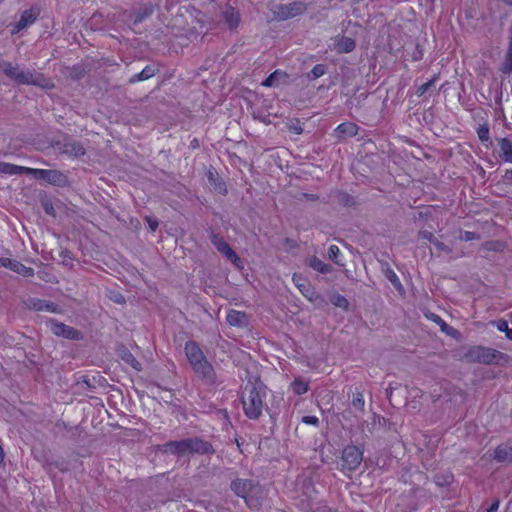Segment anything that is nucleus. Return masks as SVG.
<instances>
[{
    "label": "nucleus",
    "mask_w": 512,
    "mask_h": 512,
    "mask_svg": "<svg viewBox=\"0 0 512 512\" xmlns=\"http://www.w3.org/2000/svg\"><path fill=\"white\" fill-rule=\"evenodd\" d=\"M162 453L182 457L187 454L212 455L216 451L213 445L200 437H191L177 441H168L158 447Z\"/></svg>",
    "instance_id": "f257e3e1"
},
{
    "label": "nucleus",
    "mask_w": 512,
    "mask_h": 512,
    "mask_svg": "<svg viewBox=\"0 0 512 512\" xmlns=\"http://www.w3.org/2000/svg\"><path fill=\"white\" fill-rule=\"evenodd\" d=\"M266 387L259 380H248L242 389L241 401L245 415L252 420L258 419L264 407Z\"/></svg>",
    "instance_id": "f03ea898"
},
{
    "label": "nucleus",
    "mask_w": 512,
    "mask_h": 512,
    "mask_svg": "<svg viewBox=\"0 0 512 512\" xmlns=\"http://www.w3.org/2000/svg\"><path fill=\"white\" fill-rule=\"evenodd\" d=\"M2 72L6 77L15 81L19 85H34L41 88H53L54 84L49 78L42 73L31 71H23L18 65L13 66L12 63L5 61L2 64Z\"/></svg>",
    "instance_id": "7ed1b4c3"
},
{
    "label": "nucleus",
    "mask_w": 512,
    "mask_h": 512,
    "mask_svg": "<svg viewBox=\"0 0 512 512\" xmlns=\"http://www.w3.org/2000/svg\"><path fill=\"white\" fill-rule=\"evenodd\" d=\"M507 355L481 345L469 347L463 355V360L468 363H482V364H499L501 360H505Z\"/></svg>",
    "instance_id": "20e7f679"
},
{
    "label": "nucleus",
    "mask_w": 512,
    "mask_h": 512,
    "mask_svg": "<svg viewBox=\"0 0 512 512\" xmlns=\"http://www.w3.org/2000/svg\"><path fill=\"white\" fill-rule=\"evenodd\" d=\"M307 10V4L303 1H293L286 4H277L272 9L275 19L285 21L303 14Z\"/></svg>",
    "instance_id": "39448f33"
},
{
    "label": "nucleus",
    "mask_w": 512,
    "mask_h": 512,
    "mask_svg": "<svg viewBox=\"0 0 512 512\" xmlns=\"http://www.w3.org/2000/svg\"><path fill=\"white\" fill-rule=\"evenodd\" d=\"M293 283L299 289L301 294L315 306L321 308L326 304V300L321 296L311 284L300 274L295 273L292 277Z\"/></svg>",
    "instance_id": "423d86ee"
},
{
    "label": "nucleus",
    "mask_w": 512,
    "mask_h": 512,
    "mask_svg": "<svg viewBox=\"0 0 512 512\" xmlns=\"http://www.w3.org/2000/svg\"><path fill=\"white\" fill-rule=\"evenodd\" d=\"M32 176L57 187H65L69 183L68 177L62 171L54 169L33 168Z\"/></svg>",
    "instance_id": "0eeeda50"
},
{
    "label": "nucleus",
    "mask_w": 512,
    "mask_h": 512,
    "mask_svg": "<svg viewBox=\"0 0 512 512\" xmlns=\"http://www.w3.org/2000/svg\"><path fill=\"white\" fill-rule=\"evenodd\" d=\"M192 369L204 385L215 387L219 384L216 371L207 358L193 366Z\"/></svg>",
    "instance_id": "6e6552de"
},
{
    "label": "nucleus",
    "mask_w": 512,
    "mask_h": 512,
    "mask_svg": "<svg viewBox=\"0 0 512 512\" xmlns=\"http://www.w3.org/2000/svg\"><path fill=\"white\" fill-rule=\"evenodd\" d=\"M363 459V451L355 445H347L342 451V469L356 470Z\"/></svg>",
    "instance_id": "1a4fd4ad"
},
{
    "label": "nucleus",
    "mask_w": 512,
    "mask_h": 512,
    "mask_svg": "<svg viewBox=\"0 0 512 512\" xmlns=\"http://www.w3.org/2000/svg\"><path fill=\"white\" fill-rule=\"evenodd\" d=\"M23 303L25 308L33 311H46L56 314H60L62 312V309L59 307V305L36 297H28L26 300H24Z\"/></svg>",
    "instance_id": "9d476101"
},
{
    "label": "nucleus",
    "mask_w": 512,
    "mask_h": 512,
    "mask_svg": "<svg viewBox=\"0 0 512 512\" xmlns=\"http://www.w3.org/2000/svg\"><path fill=\"white\" fill-rule=\"evenodd\" d=\"M490 457L501 465L512 464V439L499 444Z\"/></svg>",
    "instance_id": "9b49d317"
},
{
    "label": "nucleus",
    "mask_w": 512,
    "mask_h": 512,
    "mask_svg": "<svg viewBox=\"0 0 512 512\" xmlns=\"http://www.w3.org/2000/svg\"><path fill=\"white\" fill-rule=\"evenodd\" d=\"M50 328L52 333L56 336L72 340H80L82 338V334L79 330L54 319L50 320Z\"/></svg>",
    "instance_id": "f8f14e48"
},
{
    "label": "nucleus",
    "mask_w": 512,
    "mask_h": 512,
    "mask_svg": "<svg viewBox=\"0 0 512 512\" xmlns=\"http://www.w3.org/2000/svg\"><path fill=\"white\" fill-rule=\"evenodd\" d=\"M231 490L239 497L244 498L247 505H251L248 496L256 488V484L251 479H236L230 485Z\"/></svg>",
    "instance_id": "ddd939ff"
},
{
    "label": "nucleus",
    "mask_w": 512,
    "mask_h": 512,
    "mask_svg": "<svg viewBox=\"0 0 512 512\" xmlns=\"http://www.w3.org/2000/svg\"><path fill=\"white\" fill-rule=\"evenodd\" d=\"M40 15V10L37 7H31L24 10L18 22L15 23L12 33H18L26 27L32 25Z\"/></svg>",
    "instance_id": "4468645a"
},
{
    "label": "nucleus",
    "mask_w": 512,
    "mask_h": 512,
    "mask_svg": "<svg viewBox=\"0 0 512 512\" xmlns=\"http://www.w3.org/2000/svg\"><path fill=\"white\" fill-rule=\"evenodd\" d=\"M184 351L191 367L197 365L198 363L206 359V356L204 355L199 344L195 341H187L185 343Z\"/></svg>",
    "instance_id": "2eb2a0df"
},
{
    "label": "nucleus",
    "mask_w": 512,
    "mask_h": 512,
    "mask_svg": "<svg viewBox=\"0 0 512 512\" xmlns=\"http://www.w3.org/2000/svg\"><path fill=\"white\" fill-rule=\"evenodd\" d=\"M58 145L62 154L73 157H80L85 154V148L82 143L71 138H65L62 142H59Z\"/></svg>",
    "instance_id": "dca6fc26"
},
{
    "label": "nucleus",
    "mask_w": 512,
    "mask_h": 512,
    "mask_svg": "<svg viewBox=\"0 0 512 512\" xmlns=\"http://www.w3.org/2000/svg\"><path fill=\"white\" fill-rule=\"evenodd\" d=\"M226 321L229 325L238 328H245L249 325L248 315L243 311H238L234 309H231L228 312Z\"/></svg>",
    "instance_id": "f3484780"
},
{
    "label": "nucleus",
    "mask_w": 512,
    "mask_h": 512,
    "mask_svg": "<svg viewBox=\"0 0 512 512\" xmlns=\"http://www.w3.org/2000/svg\"><path fill=\"white\" fill-rule=\"evenodd\" d=\"M5 268H8L12 270L13 272L23 275L25 277H32L34 276V269L31 267H27L21 262L17 260H13L10 258H5Z\"/></svg>",
    "instance_id": "a211bd4d"
},
{
    "label": "nucleus",
    "mask_w": 512,
    "mask_h": 512,
    "mask_svg": "<svg viewBox=\"0 0 512 512\" xmlns=\"http://www.w3.org/2000/svg\"><path fill=\"white\" fill-rule=\"evenodd\" d=\"M0 173L8 175H32L33 168L18 166L7 162H0Z\"/></svg>",
    "instance_id": "6ab92c4d"
},
{
    "label": "nucleus",
    "mask_w": 512,
    "mask_h": 512,
    "mask_svg": "<svg viewBox=\"0 0 512 512\" xmlns=\"http://www.w3.org/2000/svg\"><path fill=\"white\" fill-rule=\"evenodd\" d=\"M358 130L359 127L356 124L352 122H344L336 127L334 133L335 136L341 140L346 137L356 136L358 134Z\"/></svg>",
    "instance_id": "aec40b11"
},
{
    "label": "nucleus",
    "mask_w": 512,
    "mask_h": 512,
    "mask_svg": "<svg viewBox=\"0 0 512 512\" xmlns=\"http://www.w3.org/2000/svg\"><path fill=\"white\" fill-rule=\"evenodd\" d=\"M225 23L230 29H234L240 22L239 12L232 6H226L222 12Z\"/></svg>",
    "instance_id": "412c9836"
},
{
    "label": "nucleus",
    "mask_w": 512,
    "mask_h": 512,
    "mask_svg": "<svg viewBox=\"0 0 512 512\" xmlns=\"http://www.w3.org/2000/svg\"><path fill=\"white\" fill-rule=\"evenodd\" d=\"M497 141L500 148V158L504 162L512 163V141L508 138H499Z\"/></svg>",
    "instance_id": "4be33fe9"
},
{
    "label": "nucleus",
    "mask_w": 512,
    "mask_h": 512,
    "mask_svg": "<svg viewBox=\"0 0 512 512\" xmlns=\"http://www.w3.org/2000/svg\"><path fill=\"white\" fill-rule=\"evenodd\" d=\"M382 271H383L385 277L391 282V284L394 286V288L398 292L404 291V287H403L399 277L397 276V274L393 271V269L389 266V264L387 262L382 263Z\"/></svg>",
    "instance_id": "5701e85b"
},
{
    "label": "nucleus",
    "mask_w": 512,
    "mask_h": 512,
    "mask_svg": "<svg viewBox=\"0 0 512 512\" xmlns=\"http://www.w3.org/2000/svg\"><path fill=\"white\" fill-rule=\"evenodd\" d=\"M418 237L421 239L428 240L430 243H432L438 250L450 253L452 250L449 246L444 244L443 242L439 241L432 232L427 230H422L418 233Z\"/></svg>",
    "instance_id": "b1692460"
},
{
    "label": "nucleus",
    "mask_w": 512,
    "mask_h": 512,
    "mask_svg": "<svg viewBox=\"0 0 512 512\" xmlns=\"http://www.w3.org/2000/svg\"><path fill=\"white\" fill-rule=\"evenodd\" d=\"M307 265L321 274H329L333 271V267L330 264L323 262L317 256L310 257L307 260Z\"/></svg>",
    "instance_id": "393cba45"
},
{
    "label": "nucleus",
    "mask_w": 512,
    "mask_h": 512,
    "mask_svg": "<svg viewBox=\"0 0 512 512\" xmlns=\"http://www.w3.org/2000/svg\"><path fill=\"white\" fill-rule=\"evenodd\" d=\"M158 68L155 65H147L140 73L133 75L129 79L130 84H134L139 81H145L152 78L157 72Z\"/></svg>",
    "instance_id": "a878e982"
},
{
    "label": "nucleus",
    "mask_w": 512,
    "mask_h": 512,
    "mask_svg": "<svg viewBox=\"0 0 512 512\" xmlns=\"http://www.w3.org/2000/svg\"><path fill=\"white\" fill-rule=\"evenodd\" d=\"M426 317L433 321L434 323L438 324L440 326V329L442 332L449 336H454L457 333V330L453 328L452 326L448 325L439 315L430 312L429 314H426Z\"/></svg>",
    "instance_id": "bb28decb"
},
{
    "label": "nucleus",
    "mask_w": 512,
    "mask_h": 512,
    "mask_svg": "<svg viewBox=\"0 0 512 512\" xmlns=\"http://www.w3.org/2000/svg\"><path fill=\"white\" fill-rule=\"evenodd\" d=\"M288 78V75L286 72L281 70H275L273 73H271L263 82L262 86L264 87H272L277 86L280 84L281 81Z\"/></svg>",
    "instance_id": "cd10ccee"
},
{
    "label": "nucleus",
    "mask_w": 512,
    "mask_h": 512,
    "mask_svg": "<svg viewBox=\"0 0 512 512\" xmlns=\"http://www.w3.org/2000/svg\"><path fill=\"white\" fill-rule=\"evenodd\" d=\"M356 47L355 41L347 36H342L336 43V50L339 53L352 52Z\"/></svg>",
    "instance_id": "c85d7f7f"
},
{
    "label": "nucleus",
    "mask_w": 512,
    "mask_h": 512,
    "mask_svg": "<svg viewBox=\"0 0 512 512\" xmlns=\"http://www.w3.org/2000/svg\"><path fill=\"white\" fill-rule=\"evenodd\" d=\"M329 301L335 306L343 310L349 309V301L341 294L333 292L329 296Z\"/></svg>",
    "instance_id": "c756f323"
},
{
    "label": "nucleus",
    "mask_w": 512,
    "mask_h": 512,
    "mask_svg": "<svg viewBox=\"0 0 512 512\" xmlns=\"http://www.w3.org/2000/svg\"><path fill=\"white\" fill-rule=\"evenodd\" d=\"M87 71L83 64H76L69 69V77L74 81H78L87 74Z\"/></svg>",
    "instance_id": "7c9ffc66"
},
{
    "label": "nucleus",
    "mask_w": 512,
    "mask_h": 512,
    "mask_svg": "<svg viewBox=\"0 0 512 512\" xmlns=\"http://www.w3.org/2000/svg\"><path fill=\"white\" fill-rule=\"evenodd\" d=\"M291 389L296 395H302L309 390V384L301 378H295L291 383Z\"/></svg>",
    "instance_id": "2f4dec72"
},
{
    "label": "nucleus",
    "mask_w": 512,
    "mask_h": 512,
    "mask_svg": "<svg viewBox=\"0 0 512 512\" xmlns=\"http://www.w3.org/2000/svg\"><path fill=\"white\" fill-rule=\"evenodd\" d=\"M210 240L217 251L220 253H222L227 248V246H229V244L221 235L216 234L213 231L210 233Z\"/></svg>",
    "instance_id": "473e14b6"
},
{
    "label": "nucleus",
    "mask_w": 512,
    "mask_h": 512,
    "mask_svg": "<svg viewBox=\"0 0 512 512\" xmlns=\"http://www.w3.org/2000/svg\"><path fill=\"white\" fill-rule=\"evenodd\" d=\"M153 12L151 6L144 5L135 12L134 23H140L147 19Z\"/></svg>",
    "instance_id": "72a5a7b5"
},
{
    "label": "nucleus",
    "mask_w": 512,
    "mask_h": 512,
    "mask_svg": "<svg viewBox=\"0 0 512 512\" xmlns=\"http://www.w3.org/2000/svg\"><path fill=\"white\" fill-rule=\"evenodd\" d=\"M501 71L504 74H510L512 72V41H509L507 53L502 64Z\"/></svg>",
    "instance_id": "f704fd0d"
},
{
    "label": "nucleus",
    "mask_w": 512,
    "mask_h": 512,
    "mask_svg": "<svg viewBox=\"0 0 512 512\" xmlns=\"http://www.w3.org/2000/svg\"><path fill=\"white\" fill-rule=\"evenodd\" d=\"M336 200L340 205H342L344 207H350L355 204L354 198L347 192H343V191L337 192Z\"/></svg>",
    "instance_id": "c9c22d12"
},
{
    "label": "nucleus",
    "mask_w": 512,
    "mask_h": 512,
    "mask_svg": "<svg viewBox=\"0 0 512 512\" xmlns=\"http://www.w3.org/2000/svg\"><path fill=\"white\" fill-rule=\"evenodd\" d=\"M326 73V66L324 64L315 65L310 72L307 73V78L310 81L316 80Z\"/></svg>",
    "instance_id": "e433bc0d"
},
{
    "label": "nucleus",
    "mask_w": 512,
    "mask_h": 512,
    "mask_svg": "<svg viewBox=\"0 0 512 512\" xmlns=\"http://www.w3.org/2000/svg\"><path fill=\"white\" fill-rule=\"evenodd\" d=\"M492 324L494 326H496V328L500 332H504L507 339L512 340V329L509 328L508 322L506 320L499 319V320L493 321Z\"/></svg>",
    "instance_id": "4c0bfd02"
},
{
    "label": "nucleus",
    "mask_w": 512,
    "mask_h": 512,
    "mask_svg": "<svg viewBox=\"0 0 512 512\" xmlns=\"http://www.w3.org/2000/svg\"><path fill=\"white\" fill-rule=\"evenodd\" d=\"M208 180L220 193L225 194L227 192L225 184L213 172L208 173Z\"/></svg>",
    "instance_id": "58836bf2"
},
{
    "label": "nucleus",
    "mask_w": 512,
    "mask_h": 512,
    "mask_svg": "<svg viewBox=\"0 0 512 512\" xmlns=\"http://www.w3.org/2000/svg\"><path fill=\"white\" fill-rule=\"evenodd\" d=\"M221 254H223L235 266L240 267L242 261L239 258V256L236 254V252L230 246H227V248Z\"/></svg>",
    "instance_id": "ea45409f"
},
{
    "label": "nucleus",
    "mask_w": 512,
    "mask_h": 512,
    "mask_svg": "<svg viewBox=\"0 0 512 512\" xmlns=\"http://www.w3.org/2000/svg\"><path fill=\"white\" fill-rule=\"evenodd\" d=\"M483 247L487 251L500 252V251L504 250L505 243L502 241H498V240L487 241L484 243Z\"/></svg>",
    "instance_id": "a19ab883"
},
{
    "label": "nucleus",
    "mask_w": 512,
    "mask_h": 512,
    "mask_svg": "<svg viewBox=\"0 0 512 512\" xmlns=\"http://www.w3.org/2000/svg\"><path fill=\"white\" fill-rule=\"evenodd\" d=\"M352 406L355 410L364 412L365 400L361 392H356L353 395Z\"/></svg>",
    "instance_id": "79ce46f5"
},
{
    "label": "nucleus",
    "mask_w": 512,
    "mask_h": 512,
    "mask_svg": "<svg viewBox=\"0 0 512 512\" xmlns=\"http://www.w3.org/2000/svg\"><path fill=\"white\" fill-rule=\"evenodd\" d=\"M437 76L434 75L432 77V79H430L428 82L420 85L418 88H417V91H416V94L417 96L421 97L422 95H424L430 88H432L434 85H435V82L437 81Z\"/></svg>",
    "instance_id": "37998d69"
},
{
    "label": "nucleus",
    "mask_w": 512,
    "mask_h": 512,
    "mask_svg": "<svg viewBox=\"0 0 512 512\" xmlns=\"http://www.w3.org/2000/svg\"><path fill=\"white\" fill-rule=\"evenodd\" d=\"M340 249L337 245H331L328 249V257L331 261H333L337 265H343L339 260Z\"/></svg>",
    "instance_id": "c03bdc74"
},
{
    "label": "nucleus",
    "mask_w": 512,
    "mask_h": 512,
    "mask_svg": "<svg viewBox=\"0 0 512 512\" xmlns=\"http://www.w3.org/2000/svg\"><path fill=\"white\" fill-rule=\"evenodd\" d=\"M121 357L126 363L130 364L133 368H135L136 370H140V363L136 360V358L130 351L125 350Z\"/></svg>",
    "instance_id": "a18cd8bd"
},
{
    "label": "nucleus",
    "mask_w": 512,
    "mask_h": 512,
    "mask_svg": "<svg viewBox=\"0 0 512 512\" xmlns=\"http://www.w3.org/2000/svg\"><path fill=\"white\" fill-rule=\"evenodd\" d=\"M477 135L482 143L489 141V126L487 124L480 125L477 129Z\"/></svg>",
    "instance_id": "49530a36"
},
{
    "label": "nucleus",
    "mask_w": 512,
    "mask_h": 512,
    "mask_svg": "<svg viewBox=\"0 0 512 512\" xmlns=\"http://www.w3.org/2000/svg\"><path fill=\"white\" fill-rule=\"evenodd\" d=\"M289 130L292 131L293 133L297 134V135H300L302 134L303 132V128L299 122V120H294L291 122V124H289Z\"/></svg>",
    "instance_id": "de8ad7c7"
},
{
    "label": "nucleus",
    "mask_w": 512,
    "mask_h": 512,
    "mask_svg": "<svg viewBox=\"0 0 512 512\" xmlns=\"http://www.w3.org/2000/svg\"><path fill=\"white\" fill-rule=\"evenodd\" d=\"M301 421L305 424L313 425L316 427H318L320 424V421L316 416H303Z\"/></svg>",
    "instance_id": "09e8293b"
},
{
    "label": "nucleus",
    "mask_w": 512,
    "mask_h": 512,
    "mask_svg": "<svg viewBox=\"0 0 512 512\" xmlns=\"http://www.w3.org/2000/svg\"><path fill=\"white\" fill-rule=\"evenodd\" d=\"M146 222L148 223V226L152 232H155L159 226V222L155 217L152 216H146L145 217Z\"/></svg>",
    "instance_id": "8fccbe9b"
},
{
    "label": "nucleus",
    "mask_w": 512,
    "mask_h": 512,
    "mask_svg": "<svg viewBox=\"0 0 512 512\" xmlns=\"http://www.w3.org/2000/svg\"><path fill=\"white\" fill-rule=\"evenodd\" d=\"M110 299L117 304H124L126 302L124 296L118 292L114 293L112 296H110Z\"/></svg>",
    "instance_id": "3c124183"
},
{
    "label": "nucleus",
    "mask_w": 512,
    "mask_h": 512,
    "mask_svg": "<svg viewBox=\"0 0 512 512\" xmlns=\"http://www.w3.org/2000/svg\"><path fill=\"white\" fill-rule=\"evenodd\" d=\"M43 208L48 215H54V207L50 201L43 202Z\"/></svg>",
    "instance_id": "603ef678"
},
{
    "label": "nucleus",
    "mask_w": 512,
    "mask_h": 512,
    "mask_svg": "<svg viewBox=\"0 0 512 512\" xmlns=\"http://www.w3.org/2000/svg\"><path fill=\"white\" fill-rule=\"evenodd\" d=\"M422 57H423V52H422V50L419 49V46L417 45L416 50L412 54V59H413V61H418V60L422 59Z\"/></svg>",
    "instance_id": "864d4df0"
},
{
    "label": "nucleus",
    "mask_w": 512,
    "mask_h": 512,
    "mask_svg": "<svg viewBox=\"0 0 512 512\" xmlns=\"http://www.w3.org/2000/svg\"><path fill=\"white\" fill-rule=\"evenodd\" d=\"M301 196L309 201H317L319 199L318 195L316 194L302 193Z\"/></svg>",
    "instance_id": "5fc2aeb1"
},
{
    "label": "nucleus",
    "mask_w": 512,
    "mask_h": 512,
    "mask_svg": "<svg viewBox=\"0 0 512 512\" xmlns=\"http://www.w3.org/2000/svg\"><path fill=\"white\" fill-rule=\"evenodd\" d=\"M500 505V501L496 499L491 506L487 509L486 512H497Z\"/></svg>",
    "instance_id": "6e6d98bb"
},
{
    "label": "nucleus",
    "mask_w": 512,
    "mask_h": 512,
    "mask_svg": "<svg viewBox=\"0 0 512 512\" xmlns=\"http://www.w3.org/2000/svg\"><path fill=\"white\" fill-rule=\"evenodd\" d=\"M503 178L505 182L512 184V169L506 170Z\"/></svg>",
    "instance_id": "4d7b16f0"
},
{
    "label": "nucleus",
    "mask_w": 512,
    "mask_h": 512,
    "mask_svg": "<svg viewBox=\"0 0 512 512\" xmlns=\"http://www.w3.org/2000/svg\"><path fill=\"white\" fill-rule=\"evenodd\" d=\"M474 238H475V233L474 232H469V231L465 232L464 239L466 241L473 240Z\"/></svg>",
    "instance_id": "13d9d810"
},
{
    "label": "nucleus",
    "mask_w": 512,
    "mask_h": 512,
    "mask_svg": "<svg viewBox=\"0 0 512 512\" xmlns=\"http://www.w3.org/2000/svg\"><path fill=\"white\" fill-rule=\"evenodd\" d=\"M367 96H368V94H366V93H361V94L357 97V99H358V101H360L361 99H365V98H367Z\"/></svg>",
    "instance_id": "bf43d9fd"
},
{
    "label": "nucleus",
    "mask_w": 512,
    "mask_h": 512,
    "mask_svg": "<svg viewBox=\"0 0 512 512\" xmlns=\"http://www.w3.org/2000/svg\"><path fill=\"white\" fill-rule=\"evenodd\" d=\"M5 265V257L0 258V267H4Z\"/></svg>",
    "instance_id": "052dcab7"
},
{
    "label": "nucleus",
    "mask_w": 512,
    "mask_h": 512,
    "mask_svg": "<svg viewBox=\"0 0 512 512\" xmlns=\"http://www.w3.org/2000/svg\"><path fill=\"white\" fill-rule=\"evenodd\" d=\"M68 253H69V252H68L67 250L61 251V255H62L63 257H66V256L68 255Z\"/></svg>",
    "instance_id": "680f3d73"
}]
</instances>
